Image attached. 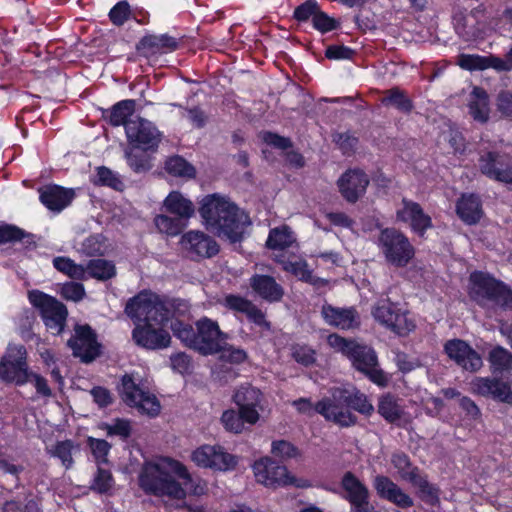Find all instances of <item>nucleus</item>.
Wrapping results in <instances>:
<instances>
[{"label": "nucleus", "mask_w": 512, "mask_h": 512, "mask_svg": "<svg viewBox=\"0 0 512 512\" xmlns=\"http://www.w3.org/2000/svg\"><path fill=\"white\" fill-rule=\"evenodd\" d=\"M262 399V392L250 384L241 385L233 395V401L237 407L259 406Z\"/></svg>", "instance_id": "obj_39"}, {"label": "nucleus", "mask_w": 512, "mask_h": 512, "mask_svg": "<svg viewBox=\"0 0 512 512\" xmlns=\"http://www.w3.org/2000/svg\"><path fill=\"white\" fill-rule=\"evenodd\" d=\"M93 401L99 408H107L113 403L111 392L102 386H95L90 390Z\"/></svg>", "instance_id": "obj_62"}, {"label": "nucleus", "mask_w": 512, "mask_h": 512, "mask_svg": "<svg viewBox=\"0 0 512 512\" xmlns=\"http://www.w3.org/2000/svg\"><path fill=\"white\" fill-rule=\"evenodd\" d=\"M378 247L386 262L395 267H405L415 255L409 239L395 228L381 230Z\"/></svg>", "instance_id": "obj_6"}, {"label": "nucleus", "mask_w": 512, "mask_h": 512, "mask_svg": "<svg viewBox=\"0 0 512 512\" xmlns=\"http://www.w3.org/2000/svg\"><path fill=\"white\" fill-rule=\"evenodd\" d=\"M319 10V6L315 0H307L300 6H298L294 11V17L298 21H306L311 16L312 18Z\"/></svg>", "instance_id": "obj_64"}, {"label": "nucleus", "mask_w": 512, "mask_h": 512, "mask_svg": "<svg viewBox=\"0 0 512 512\" xmlns=\"http://www.w3.org/2000/svg\"><path fill=\"white\" fill-rule=\"evenodd\" d=\"M166 212L175 215L187 223L195 213V206L191 200L178 191H172L164 200Z\"/></svg>", "instance_id": "obj_32"}, {"label": "nucleus", "mask_w": 512, "mask_h": 512, "mask_svg": "<svg viewBox=\"0 0 512 512\" xmlns=\"http://www.w3.org/2000/svg\"><path fill=\"white\" fill-rule=\"evenodd\" d=\"M327 344L334 352L347 358L352 367L365 375L372 383L379 387L388 385L389 378L379 367L377 353L371 346L359 343L354 338H345L337 333L328 335Z\"/></svg>", "instance_id": "obj_3"}, {"label": "nucleus", "mask_w": 512, "mask_h": 512, "mask_svg": "<svg viewBox=\"0 0 512 512\" xmlns=\"http://www.w3.org/2000/svg\"><path fill=\"white\" fill-rule=\"evenodd\" d=\"M512 381L500 377H480L474 382L475 391L482 396H491L494 400L512 405Z\"/></svg>", "instance_id": "obj_21"}, {"label": "nucleus", "mask_w": 512, "mask_h": 512, "mask_svg": "<svg viewBox=\"0 0 512 512\" xmlns=\"http://www.w3.org/2000/svg\"><path fill=\"white\" fill-rule=\"evenodd\" d=\"M479 169L487 177L512 183V157L495 151H486L480 154Z\"/></svg>", "instance_id": "obj_15"}, {"label": "nucleus", "mask_w": 512, "mask_h": 512, "mask_svg": "<svg viewBox=\"0 0 512 512\" xmlns=\"http://www.w3.org/2000/svg\"><path fill=\"white\" fill-rule=\"evenodd\" d=\"M137 48L146 55L174 51L178 48V41L167 34L148 35L141 39Z\"/></svg>", "instance_id": "obj_34"}, {"label": "nucleus", "mask_w": 512, "mask_h": 512, "mask_svg": "<svg viewBox=\"0 0 512 512\" xmlns=\"http://www.w3.org/2000/svg\"><path fill=\"white\" fill-rule=\"evenodd\" d=\"M373 487L380 499L386 500L401 509H408L414 505V501L410 495L404 492L388 476H375Z\"/></svg>", "instance_id": "obj_19"}, {"label": "nucleus", "mask_w": 512, "mask_h": 512, "mask_svg": "<svg viewBox=\"0 0 512 512\" xmlns=\"http://www.w3.org/2000/svg\"><path fill=\"white\" fill-rule=\"evenodd\" d=\"M291 357L304 367L313 366L317 360V352L307 344L294 343L290 347Z\"/></svg>", "instance_id": "obj_45"}, {"label": "nucleus", "mask_w": 512, "mask_h": 512, "mask_svg": "<svg viewBox=\"0 0 512 512\" xmlns=\"http://www.w3.org/2000/svg\"><path fill=\"white\" fill-rule=\"evenodd\" d=\"M134 100H122L115 104L110 110H106L103 115L109 119V123L113 126L125 125L129 122L127 118L131 116L135 110Z\"/></svg>", "instance_id": "obj_36"}, {"label": "nucleus", "mask_w": 512, "mask_h": 512, "mask_svg": "<svg viewBox=\"0 0 512 512\" xmlns=\"http://www.w3.org/2000/svg\"><path fill=\"white\" fill-rule=\"evenodd\" d=\"M1 512H42V509L33 490L21 486L20 492L3 503Z\"/></svg>", "instance_id": "obj_26"}, {"label": "nucleus", "mask_w": 512, "mask_h": 512, "mask_svg": "<svg viewBox=\"0 0 512 512\" xmlns=\"http://www.w3.org/2000/svg\"><path fill=\"white\" fill-rule=\"evenodd\" d=\"M252 470L256 482L267 488L285 487L293 484L295 480L285 465L268 456L256 460Z\"/></svg>", "instance_id": "obj_12"}, {"label": "nucleus", "mask_w": 512, "mask_h": 512, "mask_svg": "<svg viewBox=\"0 0 512 512\" xmlns=\"http://www.w3.org/2000/svg\"><path fill=\"white\" fill-rule=\"evenodd\" d=\"M487 360L494 377L512 381V353L508 349L500 345L493 347Z\"/></svg>", "instance_id": "obj_27"}, {"label": "nucleus", "mask_w": 512, "mask_h": 512, "mask_svg": "<svg viewBox=\"0 0 512 512\" xmlns=\"http://www.w3.org/2000/svg\"><path fill=\"white\" fill-rule=\"evenodd\" d=\"M391 463L401 478L408 482H410V474L414 473L415 468H418L412 464L410 457L402 451L392 454Z\"/></svg>", "instance_id": "obj_48"}, {"label": "nucleus", "mask_w": 512, "mask_h": 512, "mask_svg": "<svg viewBox=\"0 0 512 512\" xmlns=\"http://www.w3.org/2000/svg\"><path fill=\"white\" fill-rule=\"evenodd\" d=\"M295 241L293 232L288 226H281L270 231L266 245L273 250L290 247Z\"/></svg>", "instance_id": "obj_38"}, {"label": "nucleus", "mask_w": 512, "mask_h": 512, "mask_svg": "<svg viewBox=\"0 0 512 512\" xmlns=\"http://www.w3.org/2000/svg\"><path fill=\"white\" fill-rule=\"evenodd\" d=\"M397 219L409 223L412 230L419 235L432 226V221L421 206L411 200L403 199L402 208L397 210Z\"/></svg>", "instance_id": "obj_23"}, {"label": "nucleus", "mask_w": 512, "mask_h": 512, "mask_svg": "<svg viewBox=\"0 0 512 512\" xmlns=\"http://www.w3.org/2000/svg\"><path fill=\"white\" fill-rule=\"evenodd\" d=\"M183 489L186 491V495L192 496H203L208 492L207 482L199 476H190V481L185 480L181 483Z\"/></svg>", "instance_id": "obj_58"}, {"label": "nucleus", "mask_w": 512, "mask_h": 512, "mask_svg": "<svg viewBox=\"0 0 512 512\" xmlns=\"http://www.w3.org/2000/svg\"><path fill=\"white\" fill-rule=\"evenodd\" d=\"M469 298L485 310L488 317L498 318L512 312V290H468Z\"/></svg>", "instance_id": "obj_13"}, {"label": "nucleus", "mask_w": 512, "mask_h": 512, "mask_svg": "<svg viewBox=\"0 0 512 512\" xmlns=\"http://www.w3.org/2000/svg\"><path fill=\"white\" fill-rule=\"evenodd\" d=\"M106 250L105 238L101 234L87 237L81 244L80 252L88 255H102Z\"/></svg>", "instance_id": "obj_52"}, {"label": "nucleus", "mask_w": 512, "mask_h": 512, "mask_svg": "<svg viewBox=\"0 0 512 512\" xmlns=\"http://www.w3.org/2000/svg\"><path fill=\"white\" fill-rule=\"evenodd\" d=\"M75 196L73 189L50 185L40 191L41 202L52 211L60 212L67 207Z\"/></svg>", "instance_id": "obj_28"}, {"label": "nucleus", "mask_w": 512, "mask_h": 512, "mask_svg": "<svg viewBox=\"0 0 512 512\" xmlns=\"http://www.w3.org/2000/svg\"><path fill=\"white\" fill-rule=\"evenodd\" d=\"M293 404L300 413H309L314 409L326 420L341 427H350L357 423V417L352 410L365 416H370L374 411L367 396L355 387L333 388L330 397L322 398L314 407L308 398H299Z\"/></svg>", "instance_id": "obj_1"}, {"label": "nucleus", "mask_w": 512, "mask_h": 512, "mask_svg": "<svg viewBox=\"0 0 512 512\" xmlns=\"http://www.w3.org/2000/svg\"><path fill=\"white\" fill-rule=\"evenodd\" d=\"M444 352L462 369L469 372L478 371L482 365L480 354L462 339H451L444 344Z\"/></svg>", "instance_id": "obj_16"}, {"label": "nucleus", "mask_w": 512, "mask_h": 512, "mask_svg": "<svg viewBox=\"0 0 512 512\" xmlns=\"http://www.w3.org/2000/svg\"><path fill=\"white\" fill-rule=\"evenodd\" d=\"M322 316L326 323L341 330H350L359 326V315L354 307L336 308L331 305L322 307Z\"/></svg>", "instance_id": "obj_25"}, {"label": "nucleus", "mask_w": 512, "mask_h": 512, "mask_svg": "<svg viewBox=\"0 0 512 512\" xmlns=\"http://www.w3.org/2000/svg\"><path fill=\"white\" fill-rule=\"evenodd\" d=\"M220 359L230 364H242L247 358V352L242 348H236L231 344H228L226 340L220 343Z\"/></svg>", "instance_id": "obj_46"}, {"label": "nucleus", "mask_w": 512, "mask_h": 512, "mask_svg": "<svg viewBox=\"0 0 512 512\" xmlns=\"http://www.w3.org/2000/svg\"><path fill=\"white\" fill-rule=\"evenodd\" d=\"M369 184L368 176L361 170H348L338 180L342 196L350 203L362 197Z\"/></svg>", "instance_id": "obj_22"}, {"label": "nucleus", "mask_w": 512, "mask_h": 512, "mask_svg": "<svg viewBox=\"0 0 512 512\" xmlns=\"http://www.w3.org/2000/svg\"><path fill=\"white\" fill-rule=\"evenodd\" d=\"M221 422L227 431L235 434L241 433L244 429V423L239 413L233 409H228L223 412Z\"/></svg>", "instance_id": "obj_56"}, {"label": "nucleus", "mask_w": 512, "mask_h": 512, "mask_svg": "<svg viewBox=\"0 0 512 512\" xmlns=\"http://www.w3.org/2000/svg\"><path fill=\"white\" fill-rule=\"evenodd\" d=\"M154 223L159 232L165 233L169 236H176L180 234L187 225V223L181 218L170 217L163 214L157 215L154 219Z\"/></svg>", "instance_id": "obj_41"}, {"label": "nucleus", "mask_w": 512, "mask_h": 512, "mask_svg": "<svg viewBox=\"0 0 512 512\" xmlns=\"http://www.w3.org/2000/svg\"><path fill=\"white\" fill-rule=\"evenodd\" d=\"M73 442L69 439L58 441L52 451V455L58 458L66 469H70L74 463L72 457Z\"/></svg>", "instance_id": "obj_53"}, {"label": "nucleus", "mask_w": 512, "mask_h": 512, "mask_svg": "<svg viewBox=\"0 0 512 512\" xmlns=\"http://www.w3.org/2000/svg\"><path fill=\"white\" fill-rule=\"evenodd\" d=\"M166 170L174 176L193 177L195 169L184 158L174 156L166 161Z\"/></svg>", "instance_id": "obj_50"}, {"label": "nucleus", "mask_w": 512, "mask_h": 512, "mask_svg": "<svg viewBox=\"0 0 512 512\" xmlns=\"http://www.w3.org/2000/svg\"><path fill=\"white\" fill-rule=\"evenodd\" d=\"M86 278L92 277L101 281L109 280L116 276V267L112 261L105 259L90 260L85 267Z\"/></svg>", "instance_id": "obj_37"}, {"label": "nucleus", "mask_w": 512, "mask_h": 512, "mask_svg": "<svg viewBox=\"0 0 512 512\" xmlns=\"http://www.w3.org/2000/svg\"><path fill=\"white\" fill-rule=\"evenodd\" d=\"M114 485V478L110 470L98 466L92 479L90 489L100 495L109 494Z\"/></svg>", "instance_id": "obj_44"}, {"label": "nucleus", "mask_w": 512, "mask_h": 512, "mask_svg": "<svg viewBox=\"0 0 512 512\" xmlns=\"http://www.w3.org/2000/svg\"><path fill=\"white\" fill-rule=\"evenodd\" d=\"M9 359L0 361V378L8 383L22 386L28 383L27 351L23 345L9 349Z\"/></svg>", "instance_id": "obj_14"}, {"label": "nucleus", "mask_w": 512, "mask_h": 512, "mask_svg": "<svg viewBox=\"0 0 512 512\" xmlns=\"http://www.w3.org/2000/svg\"><path fill=\"white\" fill-rule=\"evenodd\" d=\"M30 303L39 311L40 316L53 335L63 332L68 311L66 306L40 290H28Z\"/></svg>", "instance_id": "obj_8"}, {"label": "nucleus", "mask_w": 512, "mask_h": 512, "mask_svg": "<svg viewBox=\"0 0 512 512\" xmlns=\"http://www.w3.org/2000/svg\"><path fill=\"white\" fill-rule=\"evenodd\" d=\"M470 283L474 288H507L488 272L474 271L470 275Z\"/></svg>", "instance_id": "obj_54"}, {"label": "nucleus", "mask_w": 512, "mask_h": 512, "mask_svg": "<svg viewBox=\"0 0 512 512\" xmlns=\"http://www.w3.org/2000/svg\"><path fill=\"white\" fill-rule=\"evenodd\" d=\"M126 135L135 148L153 150L160 142V133L149 121L138 118L126 124Z\"/></svg>", "instance_id": "obj_17"}, {"label": "nucleus", "mask_w": 512, "mask_h": 512, "mask_svg": "<svg viewBox=\"0 0 512 512\" xmlns=\"http://www.w3.org/2000/svg\"><path fill=\"white\" fill-rule=\"evenodd\" d=\"M67 346L72 350L74 357L86 364L93 362L102 352L96 331L89 324H76Z\"/></svg>", "instance_id": "obj_11"}, {"label": "nucleus", "mask_w": 512, "mask_h": 512, "mask_svg": "<svg viewBox=\"0 0 512 512\" xmlns=\"http://www.w3.org/2000/svg\"><path fill=\"white\" fill-rule=\"evenodd\" d=\"M139 486L146 495L168 497L174 500L186 498V491L180 482L161 465L147 463L139 475Z\"/></svg>", "instance_id": "obj_5"}, {"label": "nucleus", "mask_w": 512, "mask_h": 512, "mask_svg": "<svg viewBox=\"0 0 512 512\" xmlns=\"http://www.w3.org/2000/svg\"><path fill=\"white\" fill-rule=\"evenodd\" d=\"M457 214L467 224L477 223L482 216L479 197L474 194L463 195L457 203Z\"/></svg>", "instance_id": "obj_35"}, {"label": "nucleus", "mask_w": 512, "mask_h": 512, "mask_svg": "<svg viewBox=\"0 0 512 512\" xmlns=\"http://www.w3.org/2000/svg\"><path fill=\"white\" fill-rule=\"evenodd\" d=\"M372 315L376 321L398 335L408 334L415 327L413 322L407 319L401 303L392 301L388 296L376 302Z\"/></svg>", "instance_id": "obj_9"}, {"label": "nucleus", "mask_w": 512, "mask_h": 512, "mask_svg": "<svg viewBox=\"0 0 512 512\" xmlns=\"http://www.w3.org/2000/svg\"><path fill=\"white\" fill-rule=\"evenodd\" d=\"M108 436H120L124 439L130 437L132 428L129 420L123 418L115 419L113 424H105Z\"/></svg>", "instance_id": "obj_59"}, {"label": "nucleus", "mask_w": 512, "mask_h": 512, "mask_svg": "<svg viewBox=\"0 0 512 512\" xmlns=\"http://www.w3.org/2000/svg\"><path fill=\"white\" fill-rule=\"evenodd\" d=\"M378 414L388 423L401 427V420L405 415L404 408L400 404V398L388 392L381 395L377 404Z\"/></svg>", "instance_id": "obj_30"}, {"label": "nucleus", "mask_w": 512, "mask_h": 512, "mask_svg": "<svg viewBox=\"0 0 512 512\" xmlns=\"http://www.w3.org/2000/svg\"><path fill=\"white\" fill-rule=\"evenodd\" d=\"M53 266L58 271L68 275L73 279H86V270L85 267L76 264L72 259L68 257H55L53 259Z\"/></svg>", "instance_id": "obj_43"}, {"label": "nucleus", "mask_w": 512, "mask_h": 512, "mask_svg": "<svg viewBox=\"0 0 512 512\" xmlns=\"http://www.w3.org/2000/svg\"><path fill=\"white\" fill-rule=\"evenodd\" d=\"M173 335L181 343L201 355L218 354L220 343L228 339V335L220 330L218 323L206 316L200 318L192 324L180 319L171 320L170 324Z\"/></svg>", "instance_id": "obj_4"}, {"label": "nucleus", "mask_w": 512, "mask_h": 512, "mask_svg": "<svg viewBox=\"0 0 512 512\" xmlns=\"http://www.w3.org/2000/svg\"><path fill=\"white\" fill-rule=\"evenodd\" d=\"M468 108L469 114L474 121L481 124L486 123L490 116V105L487 92L480 87H474L470 93Z\"/></svg>", "instance_id": "obj_33"}, {"label": "nucleus", "mask_w": 512, "mask_h": 512, "mask_svg": "<svg viewBox=\"0 0 512 512\" xmlns=\"http://www.w3.org/2000/svg\"><path fill=\"white\" fill-rule=\"evenodd\" d=\"M98 183L121 191L124 187L122 180L109 168L99 167L97 170Z\"/></svg>", "instance_id": "obj_57"}, {"label": "nucleus", "mask_w": 512, "mask_h": 512, "mask_svg": "<svg viewBox=\"0 0 512 512\" xmlns=\"http://www.w3.org/2000/svg\"><path fill=\"white\" fill-rule=\"evenodd\" d=\"M132 338L138 346L149 350L164 349L171 343V336L165 327L148 324H136Z\"/></svg>", "instance_id": "obj_18"}, {"label": "nucleus", "mask_w": 512, "mask_h": 512, "mask_svg": "<svg viewBox=\"0 0 512 512\" xmlns=\"http://www.w3.org/2000/svg\"><path fill=\"white\" fill-rule=\"evenodd\" d=\"M332 138L344 154L352 152L358 143V139L349 133H334Z\"/></svg>", "instance_id": "obj_60"}, {"label": "nucleus", "mask_w": 512, "mask_h": 512, "mask_svg": "<svg viewBox=\"0 0 512 512\" xmlns=\"http://www.w3.org/2000/svg\"><path fill=\"white\" fill-rule=\"evenodd\" d=\"M87 444L98 466L108 463L107 457L111 449V444L108 441L104 439L88 437Z\"/></svg>", "instance_id": "obj_49"}, {"label": "nucleus", "mask_w": 512, "mask_h": 512, "mask_svg": "<svg viewBox=\"0 0 512 512\" xmlns=\"http://www.w3.org/2000/svg\"><path fill=\"white\" fill-rule=\"evenodd\" d=\"M313 26L317 30L325 33L337 28V22L319 9L313 17Z\"/></svg>", "instance_id": "obj_63"}, {"label": "nucleus", "mask_w": 512, "mask_h": 512, "mask_svg": "<svg viewBox=\"0 0 512 512\" xmlns=\"http://www.w3.org/2000/svg\"><path fill=\"white\" fill-rule=\"evenodd\" d=\"M223 305L234 312L245 314L247 320L265 330H270L271 323L266 320L265 313L252 301L236 294H228L224 298Z\"/></svg>", "instance_id": "obj_20"}, {"label": "nucleus", "mask_w": 512, "mask_h": 512, "mask_svg": "<svg viewBox=\"0 0 512 512\" xmlns=\"http://www.w3.org/2000/svg\"><path fill=\"white\" fill-rule=\"evenodd\" d=\"M182 244L192 257L211 258L219 252L217 242L200 231H189L184 234Z\"/></svg>", "instance_id": "obj_24"}, {"label": "nucleus", "mask_w": 512, "mask_h": 512, "mask_svg": "<svg viewBox=\"0 0 512 512\" xmlns=\"http://www.w3.org/2000/svg\"><path fill=\"white\" fill-rule=\"evenodd\" d=\"M145 290L130 299L125 307L126 313L138 321L137 324L166 327L170 320L171 312L160 301H152L144 294Z\"/></svg>", "instance_id": "obj_7"}, {"label": "nucleus", "mask_w": 512, "mask_h": 512, "mask_svg": "<svg viewBox=\"0 0 512 512\" xmlns=\"http://www.w3.org/2000/svg\"><path fill=\"white\" fill-rule=\"evenodd\" d=\"M123 401L130 407H136L142 414L149 417L159 415L161 405L154 394L144 390L130 374H125L121 378V387L119 389Z\"/></svg>", "instance_id": "obj_10"}, {"label": "nucleus", "mask_w": 512, "mask_h": 512, "mask_svg": "<svg viewBox=\"0 0 512 512\" xmlns=\"http://www.w3.org/2000/svg\"><path fill=\"white\" fill-rule=\"evenodd\" d=\"M385 106H393L402 113H409L413 109L411 100L399 88H392L385 92L381 100Z\"/></svg>", "instance_id": "obj_40"}, {"label": "nucleus", "mask_w": 512, "mask_h": 512, "mask_svg": "<svg viewBox=\"0 0 512 512\" xmlns=\"http://www.w3.org/2000/svg\"><path fill=\"white\" fill-rule=\"evenodd\" d=\"M214 454L215 445L205 444L192 452L191 459L198 467L211 469Z\"/></svg>", "instance_id": "obj_55"}, {"label": "nucleus", "mask_w": 512, "mask_h": 512, "mask_svg": "<svg viewBox=\"0 0 512 512\" xmlns=\"http://www.w3.org/2000/svg\"><path fill=\"white\" fill-rule=\"evenodd\" d=\"M130 13L129 4L125 1L117 3L109 12L110 20L113 24L120 26L128 19Z\"/></svg>", "instance_id": "obj_61"}, {"label": "nucleus", "mask_w": 512, "mask_h": 512, "mask_svg": "<svg viewBox=\"0 0 512 512\" xmlns=\"http://www.w3.org/2000/svg\"><path fill=\"white\" fill-rule=\"evenodd\" d=\"M32 236L25 233L22 229L13 225H4L0 227V245L8 242L23 241L25 243H32Z\"/></svg>", "instance_id": "obj_51"}, {"label": "nucleus", "mask_w": 512, "mask_h": 512, "mask_svg": "<svg viewBox=\"0 0 512 512\" xmlns=\"http://www.w3.org/2000/svg\"><path fill=\"white\" fill-rule=\"evenodd\" d=\"M340 486L346 492L345 498L351 505L365 503L370 497L367 486L351 471L343 474Z\"/></svg>", "instance_id": "obj_31"}, {"label": "nucleus", "mask_w": 512, "mask_h": 512, "mask_svg": "<svg viewBox=\"0 0 512 512\" xmlns=\"http://www.w3.org/2000/svg\"><path fill=\"white\" fill-rule=\"evenodd\" d=\"M409 483L417 489V495L424 503L430 506L440 503V488L436 484L430 483L428 476L422 474L419 468H415L414 473L410 474Z\"/></svg>", "instance_id": "obj_29"}, {"label": "nucleus", "mask_w": 512, "mask_h": 512, "mask_svg": "<svg viewBox=\"0 0 512 512\" xmlns=\"http://www.w3.org/2000/svg\"><path fill=\"white\" fill-rule=\"evenodd\" d=\"M211 462V469L226 472L235 469L238 464V459L235 455L225 451L222 446L215 445V454Z\"/></svg>", "instance_id": "obj_42"}, {"label": "nucleus", "mask_w": 512, "mask_h": 512, "mask_svg": "<svg viewBox=\"0 0 512 512\" xmlns=\"http://www.w3.org/2000/svg\"><path fill=\"white\" fill-rule=\"evenodd\" d=\"M199 213L208 231L230 243L241 242L251 225L250 218L244 211L217 194L203 198Z\"/></svg>", "instance_id": "obj_2"}, {"label": "nucleus", "mask_w": 512, "mask_h": 512, "mask_svg": "<svg viewBox=\"0 0 512 512\" xmlns=\"http://www.w3.org/2000/svg\"><path fill=\"white\" fill-rule=\"evenodd\" d=\"M271 453L282 460L301 456L299 448L287 440H274L271 444Z\"/></svg>", "instance_id": "obj_47"}]
</instances>
